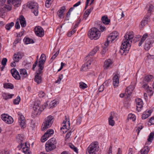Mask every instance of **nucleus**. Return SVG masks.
I'll use <instances>...</instances> for the list:
<instances>
[{
  "instance_id": "obj_1",
  "label": "nucleus",
  "mask_w": 154,
  "mask_h": 154,
  "mask_svg": "<svg viewBox=\"0 0 154 154\" xmlns=\"http://www.w3.org/2000/svg\"><path fill=\"white\" fill-rule=\"evenodd\" d=\"M134 37L133 32H127L124 36V39L122 43L120 50V53L124 54L125 55H126L128 53L131 46V43L132 42L131 40Z\"/></svg>"
},
{
  "instance_id": "obj_2",
  "label": "nucleus",
  "mask_w": 154,
  "mask_h": 154,
  "mask_svg": "<svg viewBox=\"0 0 154 154\" xmlns=\"http://www.w3.org/2000/svg\"><path fill=\"white\" fill-rule=\"evenodd\" d=\"M99 147L98 143L97 141L92 143L87 148V154H95L96 152L99 150Z\"/></svg>"
},
{
  "instance_id": "obj_3",
  "label": "nucleus",
  "mask_w": 154,
  "mask_h": 154,
  "mask_svg": "<svg viewBox=\"0 0 154 154\" xmlns=\"http://www.w3.org/2000/svg\"><path fill=\"white\" fill-rule=\"evenodd\" d=\"M100 31L97 29L93 28L91 29L88 32V36L91 39L97 40L98 39L100 36Z\"/></svg>"
},
{
  "instance_id": "obj_4",
  "label": "nucleus",
  "mask_w": 154,
  "mask_h": 154,
  "mask_svg": "<svg viewBox=\"0 0 154 154\" xmlns=\"http://www.w3.org/2000/svg\"><path fill=\"white\" fill-rule=\"evenodd\" d=\"M57 142L54 138H52L48 141L45 145V149L47 152L51 151L56 148Z\"/></svg>"
},
{
  "instance_id": "obj_5",
  "label": "nucleus",
  "mask_w": 154,
  "mask_h": 154,
  "mask_svg": "<svg viewBox=\"0 0 154 154\" xmlns=\"http://www.w3.org/2000/svg\"><path fill=\"white\" fill-rule=\"evenodd\" d=\"M54 118L51 116H49L45 119V120L43 123L42 130L45 131L46 129L51 127L54 121Z\"/></svg>"
},
{
  "instance_id": "obj_6",
  "label": "nucleus",
  "mask_w": 154,
  "mask_h": 154,
  "mask_svg": "<svg viewBox=\"0 0 154 154\" xmlns=\"http://www.w3.org/2000/svg\"><path fill=\"white\" fill-rule=\"evenodd\" d=\"M27 6L32 9V11L35 15L37 16L38 14V6L36 2H29L27 3Z\"/></svg>"
},
{
  "instance_id": "obj_7",
  "label": "nucleus",
  "mask_w": 154,
  "mask_h": 154,
  "mask_svg": "<svg viewBox=\"0 0 154 154\" xmlns=\"http://www.w3.org/2000/svg\"><path fill=\"white\" fill-rule=\"evenodd\" d=\"M42 70L38 69V70L36 71L34 80L35 82L38 84H40L42 82V76L43 72Z\"/></svg>"
},
{
  "instance_id": "obj_8",
  "label": "nucleus",
  "mask_w": 154,
  "mask_h": 154,
  "mask_svg": "<svg viewBox=\"0 0 154 154\" xmlns=\"http://www.w3.org/2000/svg\"><path fill=\"white\" fill-rule=\"evenodd\" d=\"M2 119L8 124H11L14 122V120L12 117L8 115L4 114L1 116Z\"/></svg>"
},
{
  "instance_id": "obj_9",
  "label": "nucleus",
  "mask_w": 154,
  "mask_h": 154,
  "mask_svg": "<svg viewBox=\"0 0 154 154\" xmlns=\"http://www.w3.org/2000/svg\"><path fill=\"white\" fill-rule=\"evenodd\" d=\"M27 126V122L25 117L22 114H20V129L23 130Z\"/></svg>"
},
{
  "instance_id": "obj_10",
  "label": "nucleus",
  "mask_w": 154,
  "mask_h": 154,
  "mask_svg": "<svg viewBox=\"0 0 154 154\" xmlns=\"http://www.w3.org/2000/svg\"><path fill=\"white\" fill-rule=\"evenodd\" d=\"M46 60V56L44 54H42L40 58L38 64L39 69L43 70L44 68V65Z\"/></svg>"
},
{
  "instance_id": "obj_11",
  "label": "nucleus",
  "mask_w": 154,
  "mask_h": 154,
  "mask_svg": "<svg viewBox=\"0 0 154 154\" xmlns=\"http://www.w3.org/2000/svg\"><path fill=\"white\" fill-rule=\"evenodd\" d=\"M40 104V101H37L35 102L33 106V109L36 112V115L40 114L42 111V108L40 107L39 106Z\"/></svg>"
},
{
  "instance_id": "obj_12",
  "label": "nucleus",
  "mask_w": 154,
  "mask_h": 154,
  "mask_svg": "<svg viewBox=\"0 0 154 154\" xmlns=\"http://www.w3.org/2000/svg\"><path fill=\"white\" fill-rule=\"evenodd\" d=\"M35 34L38 36L42 37L44 35V31L41 27L38 26L35 27Z\"/></svg>"
},
{
  "instance_id": "obj_13",
  "label": "nucleus",
  "mask_w": 154,
  "mask_h": 154,
  "mask_svg": "<svg viewBox=\"0 0 154 154\" xmlns=\"http://www.w3.org/2000/svg\"><path fill=\"white\" fill-rule=\"evenodd\" d=\"M65 118V120L63 121V123L65 125H63V127L61 128H60L61 132H62L63 133H64L65 132H66L67 131L66 130H65V131H63V130H64L65 128L66 129H67V127H66V123L68 124L69 126V128L70 125V123L69 117L66 116Z\"/></svg>"
},
{
  "instance_id": "obj_14",
  "label": "nucleus",
  "mask_w": 154,
  "mask_h": 154,
  "mask_svg": "<svg viewBox=\"0 0 154 154\" xmlns=\"http://www.w3.org/2000/svg\"><path fill=\"white\" fill-rule=\"evenodd\" d=\"M118 35L119 34L117 31L114 32H113L110 34L107 38V40L108 41H110L112 42L117 38Z\"/></svg>"
},
{
  "instance_id": "obj_15",
  "label": "nucleus",
  "mask_w": 154,
  "mask_h": 154,
  "mask_svg": "<svg viewBox=\"0 0 154 154\" xmlns=\"http://www.w3.org/2000/svg\"><path fill=\"white\" fill-rule=\"evenodd\" d=\"M117 114L114 112H111L109 117V124L112 126H113L114 125L115 122L114 120H113L114 117H117Z\"/></svg>"
},
{
  "instance_id": "obj_16",
  "label": "nucleus",
  "mask_w": 154,
  "mask_h": 154,
  "mask_svg": "<svg viewBox=\"0 0 154 154\" xmlns=\"http://www.w3.org/2000/svg\"><path fill=\"white\" fill-rule=\"evenodd\" d=\"M135 101L136 103L137 110L139 112L141 110L143 105V102L142 100L140 98L136 99Z\"/></svg>"
},
{
  "instance_id": "obj_17",
  "label": "nucleus",
  "mask_w": 154,
  "mask_h": 154,
  "mask_svg": "<svg viewBox=\"0 0 154 154\" xmlns=\"http://www.w3.org/2000/svg\"><path fill=\"white\" fill-rule=\"evenodd\" d=\"M119 75L118 74L115 75L113 78V85L115 88L118 86L119 83Z\"/></svg>"
},
{
  "instance_id": "obj_18",
  "label": "nucleus",
  "mask_w": 154,
  "mask_h": 154,
  "mask_svg": "<svg viewBox=\"0 0 154 154\" xmlns=\"http://www.w3.org/2000/svg\"><path fill=\"white\" fill-rule=\"evenodd\" d=\"M113 66V63L111 60L110 59L106 60L104 62V68L105 69H107L111 68Z\"/></svg>"
},
{
  "instance_id": "obj_19",
  "label": "nucleus",
  "mask_w": 154,
  "mask_h": 154,
  "mask_svg": "<svg viewBox=\"0 0 154 154\" xmlns=\"http://www.w3.org/2000/svg\"><path fill=\"white\" fill-rule=\"evenodd\" d=\"M28 76L26 70L24 69H20V79H23Z\"/></svg>"
},
{
  "instance_id": "obj_20",
  "label": "nucleus",
  "mask_w": 154,
  "mask_h": 154,
  "mask_svg": "<svg viewBox=\"0 0 154 154\" xmlns=\"http://www.w3.org/2000/svg\"><path fill=\"white\" fill-rule=\"evenodd\" d=\"M12 76L16 79H19V73L15 68H13L11 70Z\"/></svg>"
},
{
  "instance_id": "obj_21",
  "label": "nucleus",
  "mask_w": 154,
  "mask_h": 154,
  "mask_svg": "<svg viewBox=\"0 0 154 154\" xmlns=\"http://www.w3.org/2000/svg\"><path fill=\"white\" fill-rule=\"evenodd\" d=\"M12 9V5H5L0 9V12L2 13H4L7 11H9L11 10Z\"/></svg>"
},
{
  "instance_id": "obj_22",
  "label": "nucleus",
  "mask_w": 154,
  "mask_h": 154,
  "mask_svg": "<svg viewBox=\"0 0 154 154\" xmlns=\"http://www.w3.org/2000/svg\"><path fill=\"white\" fill-rule=\"evenodd\" d=\"M154 42V40L152 39H147L146 42V43L144 46L145 50H148L152 46V44Z\"/></svg>"
},
{
  "instance_id": "obj_23",
  "label": "nucleus",
  "mask_w": 154,
  "mask_h": 154,
  "mask_svg": "<svg viewBox=\"0 0 154 154\" xmlns=\"http://www.w3.org/2000/svg\"><path fill=\"white\" fill-rule=\"evenodd\" d=\"M134 89V87L133 86L131 85L128 87L126 90L125 94L128 95L127 97H129L131 95Z\"/></svg>"
},
{
  "instance_id": "obj_24",
  "label": "nucleus",
  "mask_w": 154,
  "mask_h": 154,
  "mask_svg": "<svg viewBox=\"0 0 154 154\" xmlns=\"http://www.w3.org/2000/svg\"><path fill=\"white\" fill-rule=\"evenodd\" d=\"M143 87L146 89V92L149 95L151 96L153 94V92L152 88L149 87L146 84H144Z\"/></svg>"
},
{
  "instance_id": "obj_25",
  "label": "nucleus",
  "mask_w": 154,
  "mask_h": 154,
  "mask_svg": "<svg viewBox=\"0 0 154 154\" xmlns=\"http://www.w3.org/2000/svg\"><path fill=\"white\" fill-rule=\"evenodd\" d=\"M23 146H26L25 147L23 148L21 151L24 153L25 154H30L29 152V144L28 142H26V145Z\"/></svg>"
},
{
  "instance_id": "obj_26",
  "label": "nucleus",
  "mask_w": 154,
  "mask_h": 154,
  "mask_svg": "<svg viewBox=\"0 0 154 154\" xmlns=\"http://www.w3.org/2000/svg\"><path fill=\"white\" fill-rule=\"evenodd\" d=\"M20 23L22 27H25L26 25V22L25 18L23 15L20 16Z\"/></svg>"
},
{
  "instance_id": "obj_27",
  "label": "nucleus",
  "mask_w": 154,
  "mask_h": 154,
  "mask_svg": "<svg viewBox=\"0 0 154 154\" xmlns=\"http://www.w3.org/2000/svg\"><path fill=\"white\" fill-rule=\"evenodd\" d=\"M93 61V60L91 59L90 61H88L87 62V63L83 65L81 68V70L82 71H85L88 68V67L89 65H90L91 63V61Z\"/></svg>"
},
{
  "instance_id": "obj_28",
  "label": "nucleus",
  "mask_w": 154,
  "mask_h": 154,
  "mask_svg": "<svg viewBox=\"0 0 154 154\" xmlns=\"http://www.w3.org/2000/svg\"><path fill=\"white\" fill-rule=\"evenodd\" d=\"M101 21L105 25H108L110 22V19L108 18L107 16H103L101 18Z\"/></svg>"
},
{
  "instance_id": "obj_29",
  "label": "nucleus",
  "mask_w": 154,
  "mask_h": 154,
  "mask_svg": "<svg viewBox=\"0 0 154 154\" xmlns=\"http://www.w3.org/2000/svg\"><path fill=\"white\" fill-rule=\"evenodd\" d=\"M66 10V8L64 6H63L61 7L60 9L58 11L57 14L58 16L60 18L63 17V13Z\"/></svg>"
},
{
  "instance_id": "obj_30",
  "label": "nucleus",
  "mask_w": 154,
  "mask_h": 154,
  "mask_svg": "<svg viewBox=\"0 0 154 154\" xmlns=\"http://www.w3.org/2000/svg\"><path fill=\"white\" fill-rule=\"evenodd\" d=\"M152 112V111L151 110H149L147 112H145L142 115V119H144L147 118L149 116L151 115Z\"/></svg>"
},
{
  "instance_id": "obj_31",
  "label": "nucleus",
  "mask_w": 154,
  "mask_h": 154,
  "mask_svg": "<svg viewBox=\"0 0 154 154\" xmlns=\"http://www.w3.org/2000/svg\"><path fill=\"white\" fill-rule=\"evenodd\" d=\"M149 20V16H147L144 18L143 19L142 21L141 22V28H143L144 26L148 22V20Z\"/></svg>"
},
{
  "instance_id": "obj_32",
  "label": "nucleus",
  "mask_w": 154,
  "mask_h": 154,
  "mask_svg": "<svg viewBox=\"0 0 154 154\" xmlns=\"http://www.w3.org/2000/svg\"><path fill=\"white\" fill-rule=\"evenodd\" d=\"M99 47H96L94 48L93 50L89 53V54L87 57H88V56H93L99 50Z\"/></svg>"
},
{
  "instance_id": "obj_33",
  "label": "nucleus",
  "mask_w": 154,
  "mask_h": 154,
  "mask_svg": "<svg viewBox=\"0 0 154 154\" xmlns=\"http://www.w3.org/2000/svg\"><path fill=\"white\" fill-rule=\"evenodd\" d=\"M149 150L148 146H145L142 149L140 150L141 154H147Z\"/></svg>"
},
{
  "instance_id": "obj_34",
  "label": "nucleus",
  "mask_w": 154,
  "mask_h": 154,
  "mask_svg": "<svg viewBox=\"0 0 154 154\" xmlns=\"http://www.w3.org/2000/svg\"><path fill=\"white\" fill-rule=\"evenodd\" d=\"M4 87L5 88L12 89L14 88L13 85L10 83H5L4 85Z\"/></svg>"
},
{
  "instance_id": "obj_35",
  "label": "nucleus",
  "mask_w": 154,
  "mask_h": 154,
  "mask_svg": "<svg viewBox=\"0 0 154 154\" xmlns=\"http://www.w3.org/2000/svg\"><path fill=\"white\" fill-rule=\"evenodd\" d=\"M13 59L14 61L17 63L18 62L19 60V55L18 52L17 54L15 53L14 54L13 57Z\"/></svg>"
},
{
  "instance_id": "obj_36",
  "label": "nucleus",
  "mask_w": 154,
  "mask_h": 154,
  "mask_svg": "<svg viewBox=\"0 0 154 154\" xmlns=\"http://www.w3.org/2000/svg\"><path fill=\"white\" fill-rule=\"evenodd\" d=\"M54 133V131L52 129H49L48 130L47 132L45 134H46L48 137L51 136Z\"/></svg>"
},
{
  "instance_id": "obj_37",
  "label": "nucleus",
  "mask_w": 154,
  "mask_h": 154,
  "mask_svg": "<svg viewBox=\"0 0 154 154\" xmlns=\"http://www.w3.org/2000/svg\"><path fill=\"white\" fill-rule=\"evenodd\" d=\"M14 23L13 22H12L10 23H9L6 25L5 28L6 29L8 30H9L11 28L14 26Z\"/></svg>"
},
{
  "instance_id": "obj_38",
  "label": "nucleus",
  "mask_w": 154,
  "mask_h": 154,
  "mask_svg": "<svg viewBox=\"0 0 154 154\" xmlns=\"http://www.w3.org/2000/svg\"><path fill=\"white\" fill-rule=\"evenodd\" d=\"M57 102L55 100H53L50 103L49 106H50V108H53L54 107H55L56 106L57 104Z\"/></svg>"
},
{
  "instance_id": "obj_39",
  "label": "nucleus",
  "mask_w": 154,
  "mask_h": 154,
  "mask_svg": "<svg viewBox=\"0 0 154 154\" xmlns=\"http://www.w3.org/2000/svg\"><path fill=\"white\" fill-rule=\"evenodd\" d=\"M153 79V76L152 75H148L146 76L145 78V80L147 82L151 81Z\"/></svg>"
},
{
  "instance_id": "obj_40",
  "label": "nucleus",
  "mask_w": 154,
  "mask_h": 154,
  "mask_svg": "<svg viewBox=\"0 0 154 154\" xmlns=\"http://www.w3.org/2000/svg\"><path fill=\"white\" fill-rule=\"evenodd\" d=\"M22 139L21 140V143L20 144V147H21L22 149L23 147H25L26 146H23L24 145H26V142H25L23 141V140L24 139V138L22 136H21Z\"/></svg>"
},
{
  "instance_id": "obj_41",
  "label": "nucleus",
  "mask_w": 154,
  "mask_h": 154,
  "mask_svg": "<svg viewBox=\"0 0 154 154\" xmlns=\"http://www.w3.org/2000/svg\"><path fill=\"white\" fill-rule=\"evenodd\" d=\"M25 44H28L34 43L33 40L29 38H26L25 41Z\"/></svg>"
},
{
  "instance_id": "obj_42",
  "label": "nucleus",
  "mask_w": 154,
  "mask_h": 154,
  "mask_svg": "<svg viewBox=\"0 0 154 154\" xmlns=\"http://www.w3.org/2000/svg\"><path fill=\"white\" fill-rule=\"evenodd\" d=\"M79 87L81 88L84 89L86 88L87 87V86L85 83L81 82L79 83Z\"/></svg>"
},
{
  "instance_id": "obj_43",
  "label": "nucleus",
  "mask_w": 154,
  "mask_h": 154,
  "mask_svg": "<svg viewBox=\"0 0 154 154\" xmlns=\"http://www.w3.org/2000/svg\"><path fill=\"white\" fill-rule=\"evenodd\" d=\"M128 119H132L133 121H134L136 119L135 116L134 114H130L128 115Z\"/></svg>"
},
{
  "instance_id": "obj_44",
  "label": "nucleus",
  "mask_w": 154,
  "mask_h": 154,
  "mask_svg": "<svg viewBox=\"0 0 154 154\" xmlns=\"http://www.w3.org/2000/svg\"><path fill=\"white\" fill-rule=\"evenodd\" d=\"M19 0H13L12 4L14 5L15 7H18L19 6Z\"/></svg>"
},
{
  "instance_id": "obj_45",
  "label": "nucleus",
  "mask_w": 154,
  "mask_h": 154,
  "mask_svg": "<svg viewBox=\"0 0 154 154\" xmlns=\"http://www.w3.org/2000/svg\"><path fill=\"white\" fill-rule=\"evenodd\" d=\"M154 134L153 133H151L147 139L148 141L149 142H151L153 138Z\"/></svg>"
},
{
  "instance_id": "obj_46",
  "label": "nucleus",
  "mask_w": 154,
  "mask_h": 154,
  "mask_svg": "<svg viewBox=\"0 0 154 154\" xmlns=\"http://www.w3.org/2000/svg\"><path fill=\"white\" fill-rule=\"evenodd\" d=\"M63 78V75L62 74H60L59 76L58 79L55 82V83L60 84L61 80Z\"/></svg>"
},
{
  "instance_id": "obj_47",
  "label": "nucleus",
  "mask_w": 154,
  "mask_h": 154,
  "mask_svg": "<svg viewBox=\"0 0 154 154\" xmlns=\"http://www.w3.org/2000/svg\"><path fill=\"white\" fill-rule=\"evenodd\" d=\"M69 147L72 149H73L75 152L77 153H78V151L77 148L75 147L73 145L71 144H69Z\"/></svg>"
},
{
  "instance_id": "obj_48",
  "label": "nucleus",
  "mask_w": 154,
  "mask_h": 154,
  "mask_svg": "<svg viewBox=\"0 0 154 154\" xmlns=\"http://www.w3.org/2000/svg\"><path fill=\"white\" fill-rule=\"evenodd\" d=\"M48 138V137H47V135L44 134V135L42 137L41 141L42 142H45L47 140Z\"/></svg>"
},
{
  "instance_id": "obj_49",
  "label": "nucleus",
  "mask_w": 154,
  "mask_h": 154,
  "mask_svg": "<svg viewBox=\"0 0 154 154\" xmlns=\"http://www.w3.org/2000/svg\"><path fill=\"white\" fill-rule=\"evenodd\" d=\"M51 1L46 0L45 2V6L47 8H49L51 6Z\"/></svg>"
},
{
  "instance_id": "obj_50",
  "label": "nucleus",
  "mask_w": 154,
  "mask_h": 154,
  "mask_svg": "<svg viewBox=\"0 0 154 154\" xmlns=\"http://www.w3.org/2000/svg\"><path fill=\"white\" fill-rule=\"evenodd\" d=\"M7 62V59L6 58H3L2 61V64L3 66H5Z\"/></svg>"
},
{
  "instance_id": "obj_51",
  "label": "nucleus",
  "mask_w": 154,
  "mask_h": 154,
  "mask_svg": "<svg viewBox=\"0 0 154 154\" xmlns=\"http://www.w3.org/2000/svg\"><path fill=\"white\" fill-rule=\"evenodd\" d=\"M19 103V96H18L17 98L15 99L14 101V104L17 105Z\"/></svg>"
},
{
  "instance_id": "obj_52",
  "label": "nucleus",
  "mask_w": 154,
  "mask_h": 154,
  "mask_svg": "<svg viewBox=\"0 0 154 154\" xmlns=\"http://www.w3.org/2000/svg\"><path fill=\"white\" fill-rule=\"evenodd\" d=\"M76 31V30L73 29V30L71 31L70 32H69L67 34V35L69 37L71 36Z\"/></svg>"
},
{
  "instance_id": "obj_53",
  "label": "nucleus",
  "mask_w": 154,
  "mask_h": 154,
  "mask_svg": "<svg viewBox=\"0 0 154 154\" xmlns=\"http://www.w3.org/2000/svg\"><path fill=\"white\" fill-rule=\"evenodd\" d=\"M45 95V93L42 91H39L38 93V95L40 97H43Z\"/></svg>"
},
{
  "instance_id": "obj_54",
  "label": "nucleus",
  "mask_w": 154,
  "mask_h": 154,
  "mask_svg": "<svg viewBox=\"0 0 154 154\" xmlns=\"http://www.w3.org/2000/svg\"><path fill=\"white\" fill-rule=\"evenodd\" d=\"M104 88V85H102L99 87L98 90L99 92H101L103 91Z\"/></svg>"
},
{
  "instance_id": "obj_55",
  "label": "nucleus",
  "mask_w": 154,
  "mask_h": 154,
  "mask_svg": "<svg viewBox=\"0 0 154 154\" xmlns=\"http://www.w3.org/2000/svg\"><path fill=\"white\" fill-rule=\"evenodd\" d=\"M13 94H7L6 95L5 97H4V99L5 100H6L8 99L11 98L12 96H13Z\"/></svg>"
},
{
  "instance_id": "obj_56",
  "label": "nucleus",
  "mask_w": 154,
  "mask_h": 154,
  "mask_svg": "<svg viewBox=\"0 0 154 154\" xmlns=\"http://www.w3.org/2000/svg\"><path fill=\"white\" fill-rule=\"evenodd\" d=\"M19 18H18L16 20L15 25V27L16 29H18L19 26V23L18 20Z\"/></svg>"
},
{
  "instance_id": "obj_57",
  "label": "nucleus",
  "mask_w": 154,
  "mask_h": 154,
  "mask_svg": "<svg viewBox=\"0 0 154 154\" xmlns=\"http://www.w3.org/2000/svg\"><path fill=\"white\" fill-rule=\"evenodd\" d=\"M59 53V51H58L57 52H56V53L54 54L53 56H52V57H51V59L52 60H54L56 57H57V56L58 55Z\"/></svg>"
},
{
  "instance_id": "obj_58",
  "label": "nucleus",
  "mask_w": 154,
  "mask_h": 154,
  "mask_svg": "<svg viewBox=\"0 0 154 154\" xmlns=\"http://www.w3.org/2000/svg\"><path fill=\"white\" fill-rule=\"evenodd\" d=\"M73 131H70L69 132H68L66 135V139H68L69 138L71 135V132H72Z\"/></svg>"
},
{
  "instance_id": "obj_59",
  "label": "nucleus",
  "mask_w": 154,
  "mask_h": 154,
  "mask_svg": "<svg viewBox=\"0 0 154 154\" xmlns=\"http://www.w3.org/2000/svg\"><path fill=\"white\" fill-rule=\"evenodd\" d=\"M153 8V6L152 5H149V8L148 10V12H151L152 11V9Z\"/></svg>"
},
{
  "instance_id": "obj_60",
  "label": "nucleus",
  "mask_w": 154,
  "mask_h": 154,
  "mask_svg": "<svg viewBox=\"0 0 154 154\" xmlns=\"http://www.w3.org/2000/svg\"><path fill=\"white\" fill-rule=\"evenodd\" d=\"M148 36V34L147 33L145 34L142 36L141 39L145 41Z\"/></svg>"
},
{
  "instance_id": "obj_61",
  "label": "nucleus",
  "mask_w": 154,
  "mask_h": 154,
  "mask_svg": "<svg viewBox=\"0 0 154 154\" xmlns=\"http://www.w3.org/2000/svg\"><path fill=\"white\" fill-rule=\"evenodd\" d=\"M0 154H10V152L8 150H4L0 152Z\"/></svg>"
},
{
  "instance_id": "obj_62",
  "label": "nucleus",
  "mask_w": 154,
  "mask_h": 154,
  "mask_svg": "<svg viewBox=\"0 0 154 154\" xmlns=\"http://www.w3.org/2000/svg\"><path fill=\"white\" fill-rule=\"evenodd\" d=\"M100 26V29L101 31H103L105 30L106 28L105 26L99 25Z\"/></svg>"
},
{
  "instance_id": "obj_63",
  "label": "nucleus",
  "mask_w": 154,
  "mask_h": 154,
  "mask_svg": "<svg viewBox=\"0 0 154 154\" xmlns=\"http://www.w3.org/2000/svg\"><path fill=\"white\" fill-rule=\"evenodd\" d=\"M82 120V118L81 117H79L77 120L76 122V124L77 125H80L81 123V121Z\"/></svg>"
},
{
  "instance_id": "obj_64",
  "label": "nucleus",
  "mask_w": 154,
  "mask_h": 154,
  "mask_svg": "<svg viewBox=\"0 0 154 154\" xmlns=\"http://www.w3.org/2000/svg\"><path fill=\"white\" fill-rule=\"evenodd\" d=\"M149 122L151 125L154 124V118L151 117L149 120Z\"/></svg>"
}]
</instances>
